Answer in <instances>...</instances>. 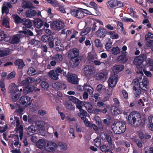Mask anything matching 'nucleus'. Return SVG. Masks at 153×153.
I'll use <instances>...</instances> for the list:
<instances>
[{"label":"nucleus","mask_w":153,"mask_h":153,"mask_svg":"<svg viewBox=\"0 0 153 153\" xmlns=\"http://www.w3.org/2000/svg\"><path fill=\"white\" fill-rule=\"evenodd\" d=\"M119 106H111L110 111L111 112L114 114L115 115H117L122 113V111L120 110L118 107Z\"/></svg>","instance_id":"obj_22"},{"label":"nucleus","mask_w":153,"mask_h":153,"mask_svg":"<svg viewBox=\"0 0 153 153\" xmlns=\"http://www.w3.org/2000/svg\"><path fill=\"white\" fill-rule=\"evenodd\" d=\"M36 130L35 126L33 125H31L28 127L27 130V134L29 135H32L36 133Z\"/></svg>","instance_id":"obj_23"},{"label":"nucleus","mask_w":153,"mask_h":153,"mask_svg":"<svg viewBox=\"0 0 153 153\" xmlns=\"http://www.w3.org/2000/svg\"><path fill=\"white\" fill-rule=\"evenodd\" d=\"M13 18L14 20L15 23L19 24L22 23L23 22L24 19H22L17 14H13Z\"/></svg>","instance_id":"obj_35"},{"label":"nucleus","mask_w":153,"mask_h":153,"mask_svg":"<svg viewBox=\"0 0 153 153\" xmlns=\"http://www.w3.org/2000/svg\"><path fill=\"white\" fill-rule=\"evenodd\" d=\"M120 52V50L118 46L116 47H113L111 49V53L113 55H117Z\"/></svg>","instance_id":"obj_42"},{"label":"nucleus","mask_w":153,"mask_h":153,"mask_svg":"<svg viewBox=\"0 0 153 153\" xmlns=\"http://www.w3.org/2000/svg\"><path fill=\"white\" fill-rule=\"evenodd\" d=\"M2 24L6 27H10L9 22L7 18H4L3 19Z\"/></svg>","instance_id":"obj_44"},{"label":"nucleus","mask_w":153,"mask_h":153,"mask_svg":"<svg viewBox=\"0 0 153 153\" xmlns=\"http://www.w3.org/2000/svg\"><path fill=\"white\" fill-rule=\"evenodd\" d=\"M76 103V108L79 109V110L82 109V105H83V101H81L79 100Z\"/></svg>","instance_id":"obj_48"},{"label":"nucleus","mask_w":153,"mask_h":153,"mask_svg":"<svg viewBox=\"0 0 153 153\" xmlns=\"http://www.w3.org/2000/svg\"><path fill=\"white\" fill-rule=\"evenodd\" d=\"M50 26L55 30H59L63 28L64 27V23L61 21H54L50 24Z\"/></svg>","instance_id":"obj_6"},{"label":"nucleus","mask_w":153,"mask_h":153,"mask_svg":"<svg viewBox=\"0 0 153 153\" xmlns=\"http://www.w3.org/2000/svg\"><path fill=\"white\" fill-rule=\"evenodd\" d=\"M117 72L119 73L124 69V66L122 65H119L115 66L114 67Z\"/></svg>","instance_id":"obj_47"},{"label":"nucleus","mask_w":153,"mask_h":153,"mask_svg":"<svg viewBox=\"0 0 153 153\" xmlns=\"http://www.w3.org/2000/svg\"><path fill=\"white\" fill-rule=\"evenodd\" d=\"M143 72L145 75L148 77H151L152 76L151 73L149 71H146L144 67H137V70L136 71L137 75L135 79L138 82H143V84H145V82H146V81L147 83L146 84L147 86L149 84V81L147 78L144 75Z\"/></svg>","instance_id":"obj_2"},{"label":"nucleus","mask_w":153,"mask_h":153,"mask_svg":"<svg viewBox=\"0 0 153 153\" xmlns=\"http://www.w3.org/2000/svg\"><path fill=\"white\" fill-rule=\"evenodd\" d=\"M114 103L113 105L111 106H120V102L118 99L116 98H114L113 99Z\"/></svg>","instance_id":"obj_59"},{"label":"nucleus","mask_w":153,"mask_h":153,"mask_svg":"<svg viewBox=\"0 0 153 153\" xmlns=\"http://www.w3.org/2000/svg\"><path fill=\"white\" fill-rule=\"evenodd\" d=\"M23 93L24 94H27L29 92H32L33 91V86L28 85L26 87L23 88Z\"/></svg>","instance_id":"obj_31"},{"label":"nucleus","mask_w":153,"mask_h":153,"mask_svg":"<svg viewBox=\"0 0 153 153\" xmlns=\"http://www.w3.org/2000/svg\"><path fill=\"white\" fill-rule=\"evenodd\" d=\"M32 102L31 98L27 96H22L20 99V103L25 107H27L31 105Z\"/></svg>","instance_id":"obj_9"},{"label":"nucleus","mask_w":153,"mask_h":153,"mask_svg":"<svg viewBox=\"0 0 153 153\" xmlns=\"http://www.w3.org/2000/svg\"><path fill=\"white\" fill-rule=\"evenodd\" d=\"M33 24L34 27L37 28H40L43 26L44 22L41 19L37 18L34 19Z\"/></svg>","instance_id":"obj_17"},{"label":"nucleus","mask_w":153,"mask_h":153,"mask_svg":"<svg viewBox=\"0 0 153 153\" xmlns=\"http://www.w3.org/2000/svg\"><path fill=\"white\" fill-rule=\"evenodd\" d=\"M17 86L14 83H11L9 86L8 89L10 92L11 93L13 92H19L17 91Z\"/></svg>","instance_id":"obj_33"},{"label":"nucleus","mask_w":153,"mask_h":153,"mask_svg":"<svg viewBox=\"0 0 153 153\" xmlns=\"http://www.w3.org/2000/svg\"><path fill=\"white\" fill-rule=\"evenodd\" d=\"M148 126L149 129L153 131V116H150L148 117Z\"/></svg>","instance_id":"obj_36"},{"label":"nucleus","mask_w":153,"mask_h":153,"mask_svg":"<svg viewBox=\"0 0 153 153\" xmlns=\"http://www.w3.org/2000/svg\"><path fill=\"white\" fill-rule=\"evenodd\" d=\"M53 87L57 90H59L61 89H65L66 87L65 86V84L64 83H62L59 82H56L53 83L52 84Z\"/></svg>","instance_id":"obj_20"},{"label":"nucleus","mask_w":153,"mask_h":153,"mask_svg":"<svg viewBox=\"0 0 153 153\" xmlns=\"http://www.w3.org/2000/svg\"><path fill=\"white\" fill-rule=\"evenodd\" d=\"M9 51L7 50H0V56L3 57L6 56L9 54Z\"/></svg>","instance_id":"obj_52"},{"label":"nucleus","mask_w":153,"mask_h":153,"mask_svg":"<svg viewBox=\"0 0 153 153\" xmlns=\"http://www.w3.org/2000/svg\"><path fill=\"white\" fill-rule=\"evenodd\" d=\"M19 92H13L12 93V99L13 101H16L20 96V93Z\"/></svg>","instance_id":"obj_40"},{"label":"nucleus","mask_w":153,"mask_h":153,"mask_svg":"<svg viewBox=\"0 0 153 153\" xmlns=\"http://www.w3.org/2000/svg\"><path fill=\"white\" fill-rule=\"evenodd\" d=\"M27 73L29 76H33L35 75L36 74V70L33 67H30L29 68L27 71Z\"/></svg>","instance_id":"obj_41"},{"label":"nucleus","mask_w":153,"mask_h":153,"mask_svg":"<svg viewBox=\"0 0 153 153\" xmlns=\"http://www.w3.org/2000/svg\"><path fill=\"white\" fill-rule=\"evenodd\" d=\"M1 11L2 14L4 13L7 14L9 12V10L7 7L4 4H3L1 8Z\"/></svg>","instance_id":"obj_46"},{"label":"nucleus","mask_w":153,"mask_h":153,"mask_svg":"<svg viewBox=\"0 0 153 153\" xmlns=\"http://www.w3.org/2000/svg\"><path fill=\"white\" fill-rule=\"evenodd\" d=\"M94 43L95 46L98 48H101L102 47V44L100 40L97 39H96L94 40Z\"/></svg>","instance_id":"obj_49"},{"label":"nucleus","mask_w":153,"mask_h":153,"mask_svg":"<svg viewBox=\"0 0 153 153\" xmlns=\"http://www.w3.org/2000/svg\"><path fill=\"white\" fill-rule=\"evenodd\" d=\"M71 14L74 17L78 19H82L85 16V14H87V13L83 11V9L78 8L76 9H73L71 10Z\"/></svg>","instance_id":"obj_5"},{"label":"nucleus","mask_w":153,"mask_h":153,"mask_svg":"<svg viewBox=\"0 0 153 153\" xmlns=\"http://www.w3.org/2000/svg\"><path fill=\"white\" fill-rule=\"evenodd\" d=\"M20 32H22L25 34H27L30 36H33V33L30 30H28L27 31L25 30H23Z\"/></svg>","instance_id":"obj_61"},{"label":"nucleus","mask_w":153,"mask_h":153,"mask_svg":"<svg viewBox=\"0 0 153 153\" xmlns=\"http://www.w3.org/2000/svg\"><path fill=\"white\" fill-rule=\"evenodd\" d=\"M68 79L69 82L74 84H76L78 82L76 75L72 74L68 75Z\"/></svg>","instance_id":"obj_14"},{"label":"nucleus","mask_w":153,"mask_h":153,"mask_svg":"<svg viewBox=\"0 0 153 153\" xmlns=\"http://www.w3.org/2000/svg\"><path fill=\"white\" fill-rule=\"evenodd\" d=\"M15 72L14 71H13L8 74L6 78L7 79H10L12 78H14L15 77Z\"/></svg>","instance_id":"obj_51"},{"label":"nucleus","mask_w":153,"mask_h":153,"mask_svg":"<svg viewBox=\"0 0 153 153\" xmlns=\"http://www.w3.org/2000/svg\"><path fill=\"white\" fill-rule=\"evenodd\" d=\"M37 14L36 12L33 10H27L25 13V15L27 17L31 18Z\"/></svg>","instance_id":"obj_25"},{"label":"nucleus","mask_w":153,"mask_h":153,"mask_svg":"<svg viewBox=\"0 0 153 153\" xmlns=\"http://www.w3.org/2000/svg\"><path fill=\"white\" fill-rule=\"evenodd\" d=\"M133 141L137 144L138 147L141 148L142 146V144L139 139H134Z\"/></svg>","instance_id":"obj_54"},{"label":"nucleus","mask_w":153,"mask_h":153,"mask_svg":"<svg viewBox=\"0 0 153 153\" xmlns=\"http://www.w3.org/2000/svg\"><path fill=\"white\" fill-rule=\"evenodd\" d=\"M143 62L142 60H141V59L139 58H138L137 56H136L134 58L133 62L134 64L136 65L137 68V67H143L142 66L140 67Z\"/></svg>","instance_id":"obj_34"},{"label":"nucleus","mask_w":153,"mask_h":153,"mask_svg":"<svg viewBox=\"0 0 153 153\" xmlns=\"http://www.w3.org/2000/svg\"><path fill=\"white\" fill-rule=\"evenodd\" d=\"M14 64L16 66H18V68L19 70L22 69L25 66V63L22 59H16L14 62Z\"/></svg>","instance_id":"obj_19"},{"label":"nucleus","mask_w":153,"mask_h":153,"mask_svg":"<svg viewBox=\"0 0 153 153\" xmlns=\"http://www.w3.org/2000/svg\"><path fill=\"white\" fill-rule=\"evenodd\" d=\"M137 56L138 58H139L141 60H142L143 62L145 61L147 58L146 55L144 53L141 54L140 55Z\"/></svg>","instance_id":"obj_64"},{"label":"nucleus","mask_w":153,"mask_h":153,"mask_svg":"<svg viewBox=\"0 0 153 153\" xmlns=\"http://www.w3.org/2000/svg\"><path fill=\"white\" fill-rule=\"evenodd\" d=\"M79 54V51L77 48H74L71 49L69 52L68 54L69 58H77Z\"/></svg>","instance_id":"obj_13"},{"label":"nucleus","mask_w":153,"mask_h":153,"mask_svg":"<svg viewBox=\"0 0 153 153\" xmlns=\"http://www.w3.org/2000/svg\"><path fill=\"white\" fill-rule=\"evenodd\" d=\"M122 20L124 22H134V21L131 18H128L126 17H123L121 18Z\"/></svg>","instance_id":"obj_58"},{"label":"nucleus","mask_w":153,"mask_h":153,"mask_svg":"<svg viewBox=\"0 0 153 153\" xmlns=\"http://www.w3.org/2000/svg\"><path fill=\"white\" fill-rule=\"evenodd\" d=\"M112 126L113 130L117 134L124 133L126 130V124L124 122L117 121L114 122Z\"/></svg>","instance_id":"obj_3"},{"label":"nucleus","mask_w":153,"mask_h":153,"mask_svg":"<svg viewBox=\"0 0 153 153\" xmlns=\"http://www.w3.org/2000/svg\"><path fill=\"white\" fill-rule=\"evenodd\" d=\"M22 7L24 9L34 8L35 7L33 4L30 1H27L23 5H22Z\"/></svg>","instance_id":"obj_38"},{"label":"nucleus","mask_w":153,"mask_h":153,"mask_svg":"<svg viewBox=\"0 0 153 153\" xmlns=\"http://www.w3.org/2000/svg\"><path fill=\"white\" fill-rule=\"evenodd\" d=\"M108 72L105 70H103L100 71L98 74L99 79L101 80H105L107 79Z\"/></svg>","instance_id":"obj_15"},{"label":"nucleus","mask_w":153,"mask_h":153,"mask_svg":"<svg viewBox=\"0 0 153 153\" xmlns=\"http://www.w3.org/2000/svg\"><path fill=\"white\" fill-rule=\"evenodd\" d=\"M50 58L52 60L50 62V65L52 66H54L56 63H59L62 60L63 57L61 54L58 53L53 56H51Z\"/></svg>","instance_id":"obj_7"},{"label":"nucleus","mask_w":153,"mask_h":153,"mask_svg":"<svg viewBox=\"0 0 153 153\" xmlns=\"http://www.w3.org/2000/svg\"><path fill=\"white\" fill-rule=\"evenodd\" d=\"M57 146V144L55 143L49 142L47 143L45 148L47 151L49 152H52L56 149Z\"/></svg>","instance_id":"obj_12"},{"label":"nucleus","mask_w":153,"mask_h":153,"mask_svg":"<svg viewBox=\"0 0 153 153\" xmlns=\"http://www.w3.org/2000/svg\"><path fill=\"white\" fill-rule=\"evenodd\" d=\"M65 105L66 107L69 110H71L74 108L71 102L70 101H66L65 102Z\"/></svg>","instance_id":"obj_45"},{"label":"nucleus","mask_w":153,"mask_h":153,"mask_svg":"<svg viewBox=\"0 0 153 153\" xmlns=\"http://www.w3.org/2000/svg\"><path fill=\"white\" fill-rule=\"evenodd\" d=\"M128 60V58L126 55H122L119 56L117 58V61L121 63L124 64Z\"/></svg>","instance_id":"obj_21"},{"label":"nucleus","mask_w":153,"mask_h":153,"mask_svg":"<svg viewBox=\"0 0 153 153\" xmlns=\"http://www.w3.org/2000/svg\"><path fill=\"white\" fill-rule=\"evenodd\" d=\"M53 37L51 35H44L41 37V40L44 42H47L51 40H52Z\"/></svg>","instance_id":"obj_24"},{"label":"nucleus","mask_w":153,"mask_h":153,"mask_svg":"<svg viewBox=\"0 0 153 153\" xmlns=\"http://www.w3.org/2000/svg\"><path fill=\"white\" fill-rule=\"evenodd\" d=\"M94 145L97 147H99L101 144V139L99 137H97L94 140Z\"/></svg>","instance_id":"obj_43"},{"label":"nucleus","mask_w":153,"mask_h":153,"mask_svg":"<svg viewBox=\"0 0 153 153\" xmlns=\"http://www.w3.org/2000/svg\"><path fill=\"white\" fill-rule=\"evenodd\" d=\"M80 112L78 113V116H86L87 115V113L86 111L83 109L79 110Z\"/></svg>","instance_id":"obj_60"},{"label":"nucleus","mask_w":153,"mask_h":153,"mask_svg":"<svg viewBox=\"0 0 153 153\" xmlns=\"http://www.w3.org/2000/svg\"><path fill=\"white\" fill-rule=\"evenodd\" d=\"M48 75L52 79L56 80L58 79L59 74H57L54 70H52L49 72Z\"/></svg>","instance_id":"obj_27"},{"label":"nucleus","mask_w":153,"mask_h":153,"mask_svg":"<svg viewBox=\"0 0 153 153\" xmlns=\"http://www.w3.org/2000/svg\"><path fill=\"white\" fill-rule=\"evenodd\" d=\"M39 43V41L35 39H32L30 42V43L33 46L38 45Z\"/></svg>","instance_id":"obj_53"},{"label":"nucleus","mask_w":153,"mask_h":153,"mask_svg":"<svg viewBox=\"0 0 153 153\" xmlns=\"http://www.w3.org/2000/svg\"><path fill=\"white\" fill-rule=\"evenodd\" d=\"M24 111V109L23 108L20 106H19L18 109L16 110L15 111L14 113L18 116H19L21 117L22 115L23 114V112Z\"/></svg>","instance_id":"obj_39"},{"label":"nucleus","mask_w":153,"mask_h":153,"mask_svg":"<svg viewBox=\"0 0 153 153\" xmlns=\"http://www.w3.org/2000/svg\"><path fill=\"white\" fill-rule=\"evenodd\" d=\"M111 39H109V41L105 45V48L107 50H108L111 48L112 45V42L110 41Z\"/></svg>","instance_id":"obj_56"},{"label":"nucleus","mask_w":153,"mask_h":153,"mask_svg":"<svg viewBox=\"0 0 153 153\" xmlns=\"http://www.w3.org/2000/svg\"><path fill=\"white\" fill-rule=\"evenodd\" d=\"M45 144L46 142L45 140L43 139H40L38 140L36 145L38 148L42 149L45 146Z\"/></svg>","instance_id":"obj_37"},{"label":"nucleus","mask_w":153,"mask_h":153,"mask_svg":"<svg viewBox=\"0 0 153 153\" xmlns=\"http://www.w3.org/2000/svg\"><path fill=\"white\" fill-rule=\"evenodd\" d=\"M57 148L59 149L61 151H65L67 149V146L65 143L59 142L57 144Z\"/></svg>","instance_id":"obj_29"},{"label":"nucleus","mask_w":153,"mask_h":153,"mask_svg":"<svg viewBox=\"0 0 153 153\" xmlns=\"http://www.w3.org/2000/svg\"><path fill=\"white\" fill-rule=\"evenodd\" d=\"M117 78L118 75L117 74H111L108 81L110 87L113 88L116 85L117 82Z\"/></svg>","instance_id":"obj_8"},{"label":"nucleus","mask_w":153,"mask_h":153,"mask_svg":"<svg viewBox=\"0 0 153 153\" xmlns=\"http://www.w3.org/2000/svg\"><path fill=\"white\" fill-rule=\"evenodd\" d=\"M145 84H143V82H138L136 79L134 80V85L133 87V92L134 93V97L135 98L137 97L141 93V89L143 90H145V89L143 88V87L145 88H147V86L146 85L147 82H146Z\"/></svg>","instance_id":"obj_4"},{"label":"nucleus","mask_w":153,"mask_h":153,"mask_svg":"<svg viewBox=\"0 0 153 153\" xmlns=\"http://www.w3.org/2000/svg\"><path fill=\"white\" fill-rule=\"evenodd\" d=\"M52 40L53 41L54 43L55 44V45L56 46H59L60 45L61 42L58 39L55 38L54 39H53Z\"/></svg>","instance_id":"obj_57"},{"label":"nucleus","mask_w":153,"mask_h":153,"mask_svg":"<svg viewBox=\"0 0 153 153\" xmlns=\"http://www.w3.org/2000/svg\"><path fill=\"white\" fill-rule=\"evenodd\" d=\"M117 0H110L106 3V5L109 8H113L118 4Z\"/></svg>","instance_id":"obj_28"},{"label":"nucleus","mask_w":153,"mask_h":153,"mask_svg":"<svg viewBox=\"0 0 153 153\" xmlns=\"http://www.w3.org/2000/svg\"><path fill=\"white\" fill-rule=\"evenodd\" d=\"M139 137L143 143H145L148 139L151 138V136L150 135L144 134L141 132L139 134Z\"/></svg>","instance_id":"obj_26"},{"label":"nucleus","mask_w":153,"mask_h":153,"mask_svg":"<svg viewBox=\"0 0 153 153\" xmlns=\"http://www.w3.org/2000/svg\"><path fill=\"white\" fill-rule=\"evenodd\" d=\"M146 118L141 117V114L136 111H133L130 114L128 117V121L132 125H136L137 126H143L145 123Z\"/></svg>","instance_id":"obj_1"},{"label":"nucleus","mask_w":153,"mask_h":153,"mask_svg":"<svg viewBox=\"0 0 153 153\" xmlns=\"http://www.w3.org/2000/svg\"><path fill=\"white\" fill-rule=\"evenodd\" d=\"M41 85L42 88L44 89H47L49 87L48 83L45 81H42L41 83Z\"/></svg>","instance_id":"obj_50"},{"label":"nucleus","mask_w":153,"mask_h":153,"mask_svg":"<svg viewBox=\"0 0 153 153\" xmlns=\"http://www.w3.org/2000/svg\"><path fill=\"white\" fill-rule=\"evenodd\" d=\"M69 99L72 102L75 103L77 102L79 100L78 99L76 98L74 96H70L68 97Z\"/></svg>","instance_id":"obj_55"},{"label":"nucleus","mask_w":153,"mask_h":153,"mask_svg":"<svg viewBox=\"0 0 153 153\" xmlns=\"http://www.w3.org/2000/svg\"><path fill=\"white\" fill-rule=\"evenodd\" d=\"M107 32L108 31L106 28L100 27L96 31V34L100 38H103L105 37Z\"/></svg>","instance_id":"obj_11"},{"label":"nucleus","mask_w":153,"mask_h":153,"mask_svg":"<svg viewBox=\"0 0 153 153\" xmlns=\"http://www.w3.org/2000/svg\"><path fill=\"white\" fill-rule=\"evenodd\" d=\"M21 34H16L11 36V41L9 42L11 44H17L20 41V39L22 37Z\"/></svg>","instance_id":"obj_16"},{"label":"nucleus","mask_w":153,"mask_h":153,"mask_svg":"<svg viewBox=\"0 0 153 153\" xmlns=\"http://www.w3.org/2000/svg\"><path fill=\"white\" fill-rule=\"evenodd\" d=\"M16 129L17 132H22L23 131V126L22 125L18 126H16Z\"/></svg>","instance_id":"obj_63"},{"label":"nucleus","mask_w":153,"mask_h":153,"mask_svg":"<svg viewBox=\"0 0 153 153\" xmlns=\"http://www.w3.org/2000/svg\"><path fill=\"white\" fill-rule=\"evenodd\" d=\"M105 136V138L108 143L109 146L112 148H114V143H113V141L110 136L109 134H104Z\"/></svg>","instance_id":"obj_30"},{"label":"nucleus","mask_w":153,"mask_h":153,"mask_svg":"<svg viewBox=\"0 0 153 153\" xmlns=\"http://www.w3.org/2000/svg\"><path fill=\"white\" fill-rule=\"evenodd\" d=\"M95 70L94 67L90 65L86 66L84 68V73L85 76L89 77L93 74Z\"/></svg>","instance_id":"obj_10"},{"label":"nucleus","mask_w":153,"mask_h":153,"mask_svg":"<svg viewBox=\"0 0 153 153\" xmlns=\"http://www.w3.org/2000/svg\"><path fill=\"white\" fill-rule=\"evenodd\" d=\"M70 58L71 59L70 61V63L72 67H76L79 65L80 63V60L78 57Z\"/></svg>","instance_id":"obj_18"},{"label":"nucleus","mask_w":153,"mask_h":153,"mask_svg":"<svg viewBox=\"0 0 153 153\" xmlns=\"http://www.w3.org/2000/svg\"><path fill=\"white\" fill-rule=\"evenodd\" d=\"M23 25L27 28H30L32 26V23L29 19H24L23 22L22 23Z\"/></svg>","instance_id":"obj_32"},{"label":"nucleus","mask_w":153,"mask_h":153,"mask_svg":"<svg viewBox=\"0 0 153 153\" xmlns=\"http://www.w3.org/2000/svg\"><path fill=\"white\" fill-rule=\"evenodd\" d=\"M122 93L124 97L126 100H127L128 99V94L126 91L123 89L122 91Z\"/></svg>","instance_id":"obj_62"}]
</instances>
